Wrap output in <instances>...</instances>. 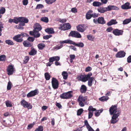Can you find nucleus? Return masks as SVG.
I'll list each match as a JSON object with an SVG mask.
<instances>
[{
    "instance_id": "nucleus-1",
    "label": "nucleus",
    "mask_w": 131,
    "mask_h": 131,
    "mask_svg": "<svg viewBox=\"0 0 131 131\" xmlns=\"http://www.w3.org/2000/svg\"><path fill=\"white\" fill-rule=\"evenodd\" d=\"M92 75V73L90 72L86 75H80L78 77V78L79 80L83 82H85L88 80L90 76Z\"/></svg>"
},
{
    "instance_id": "nucleus-2",
    "label": "nucleus",
    "mask_w": 131,
    "mask_h": 131,
    "mask_svg": "<svg viewBox=\"0 0 131 131\" xmlns=\"http://www.w3.org/2000/svg\"><path fill=\"white\" fill-rule=\"evenodd\" d=\"M109 112L111 115H113V114H120V113L119 111L117 110V105H112L110 108Z\"/></svg>"
},
{
    "instance_id": "nucleus-3",
    "label": "nucleus",
    "mask_w": 131,
    "mask_h": 131,
    "mask_svg": "<svg viewBox=\"0 0 131 131\" xmlns=\"http://www.w3.org/2000/svg\"><path fill=\"white\" fill-rule=\"evenodd\" d=\"M72 92V91H70L67 93H63L60 95V97L61 99H68L70 98L72 96V94H71Z\"/></svg>"
},
{
    "instance_id": "nucleus-4",
    "label": "nucleus",
    "mask_w": 131,
    "mask_h": 131,
    "mask_svg": "<svg viewBox=\"0 0 131 131\" xmlns=\"http://www.w3.org/2000/svg\"><path fill=\"white\" fill-rule=\"evenodd\" d=\"M71 28V26L70 24L69 23H67L60 25V26L59 27V29L61 30H65L69 29Z\"/></svg>"
},
{
    "instance_id": "nucleus-5",
    "label": "nucleus",
    "mask_w": 131,
    "mask_h": 131,
    "mask_svg": "<svg viewBox=\"0 0 131 131\" xmlns=\"http://www.w3.org/2000/svg\"><path fill=\"white\" fill-rule=\"evenodd\" d=\"M69 36L77 38H81L82 37L81 35L79 32L75 31H71L69 34Z\"/></svg>"
},
{
    "instance_id": "nucleus-6",
    "label": "nucleus",
    "mask_w": 131,
    "mask_h": 131,
    "mask_svg": "<svg viewBox=\"0 0 131 131\" xmlns=\"http://www.w3.org/2000/svg\"><path fill=\"white\" fill-rule=\"evenodd\" d=\"M21 105L24 107L27 108L28 109H31L32 107V106L30 103H28L24 100H23L21 102Z\"/></svg>"
},
{
    "instance_id": "nucleus-7",
    "label": "nucleus",
    "mask_w": 131,
    "mask_h": 131,
    "mask_svg": "<svg viewBox=\"0 0 131 131\" xmlns=\"http://www.w3.org/2000/svg\"><path fill=\"white\" fill-rule=\"evenodd\" d=\"M120 114H113L112 117V119L111 121V124H115L117 123L119 120L118 118V117L119 116Z\"/></svg>"
},
{
    "instance_id": "nucleus-8",
    "label": "nucleus",
    "mask_w": 131,
    "mask_h": 131,
    "mask_svg": "<svg viewBox=\"0 0 131 131\" xmlns=\"http://www.w3.org/2000/svg\"><path fill=\"white\" fill-rule=\"evenodd\" d=\"M52 86L54 89H57L58 87V81L56 78H53L51 81Z\"/></svg>"
},
{
    "instance_id": "nucleus-9",
    "label": "nucleus",
    "mask_w": 131,
    "mask_h": 131,
    "mask_svg": "<svg viewBox=\"0 0 131 131\" xmlns=\"http://www.w3.org/2000/svg\"><path fill=\"white\" fill-rule=\"evenodd\" d=\"M39 93V92L37 89H35L34 90L31 91L27 95V97L29 98L30 97H32L35 96L37 94Z\"/></svg>"
},
{
    "instance_id": "nucleus-10",
    "label": "nucleus",
    "mask_w": 131,
    "mask_h": 131,
    "mask_svg": "<svg viewBox=\"0 0 131 131\" xmlns=\"http://www.w3.org/2000/svg\"><path fill=\"white\" fill-rule=\"evenodd\" d=\"M14 70V66L12 65H9L7 69L8 75H10L12 74L13 73Z\"/></svg>"
},
{
    "instance_id": "nucleus-11",
    "label": "nucleus",
    "mask_w": 131,
    "mask_h": 131,
    "mask_svg": "<svg viewBox=\"0 0 131 131\" xmlns=\"http://www.w3.org/2000/svg\"><path fill=\"white\" fill-rule=\"evenodd\" d=\"M123 32V31L122 30H119L117 29H114L113 31V34L116 36L122 35Z\"/></svg>"
},
{
    "instance_id": "nucleus-12",
    "label": "nucleus",
    "mask_w": 131,
    "mask_h": 131,
    "mask_svg": "<svg viewBox=\"0 0 131 131\" xmlns=\"http://www.w3.org/2000/svg\"><path fill=\"white\" fill-rule=\"evenodd\" d=\"M13 39L17 42H20L23 40L22 38L19 35H17L14 36L13 38Z\"/></svg>"
},
{
    "instance_id": "nucleus-13",
    "label": "nucleus",
    "mask_w": 131,
    "mask_h": 131,
    "mask_svg": "<svg viewBox=\"0 0 131 131\" xmlns=\"http://www.w3.org/2000/svg\"><path fill=\"white\" fill-rule=\"evenodd\" d=\"M125 53L124 51H121L116 54V57L118 58H123L125 56Z\"/></svg>"
},
{
    "instance_id": "nucleus-14",
    "label": "nucleus",
    "mask_w": 131,
    "mask_h": 131,
    "mask_svg": "<svg viewBox=\"0 0 131 131\" xmlns=\"http://www.w3.org/2000/svg\"><path fill=\"white\" fill-rule=\"evenodd\" d=\"M77 30L81 32H83L85 30V26L84 25H80L77 27Z\"/></svg>"
},
{
    "instance_id": "nucleus-15",
    "label": "nucleus",
    "mask_w": 131,
    "mask_h": 131,
    "mask_svg": "<svg viewBox=\"0 0 131 131\" xmlns=\"http://www.w3.org/2000/svg\"><path fill=\"white\" fill-rule=\"evenodd\" d=\"M98 11L101 13H104L108 11L107 7H100L97 9Z\"/></svg>"
},
{
    "instance_id": "nucleus-16",
    "label": "nucleus",
    "mask_w": 131,
    "mask_h": 131,
    "mask_svg": "<svg viewBox=\"0 0 131 131\" xmlns=\"http://www.w3.org/2000/svg\"><path fill=\"white\" fill-rule=\"evenodd\" d=\"M20 23H27L28 22L29 20L27 18L24 17H19Z\"/></svg>"
},
{
    "instance_id": "nucleus-17",
    "label": "nucleus",
    "mask_w": 131,
    "mask_h": 131,
    "mask_svg": "<svg viewBox=\"0 0 131 131\" xmlns=\"http://www.w3.org/2000/svg\"><path fill=\"white\" fill-rule=\"evenodd\" d=\"M93 11L91 10H89L86 13L85 15V18L87 20L91 19L92 17V14L93 13Z\"/></svg>"
},
{
    "instance_id": "nucleus-18",
    "label": "nucleus",
    "mask_w": 131,
    "mask_h": 131,
    "mask_svg": "<svg viewBox=\"0 0 131 131\" xmlns=\"http://www.w3.org/2000/svg\"><path fill=\"white\" fill-rule=\"evenodd\" d=\"M130 3L127 2L121 6L122 9H127L131 8V6H129Z\"/></svg>"
},
{
    "instance_id": "nucleus-19",
    "label": "nucleus",
    "mask_w": 131,
    "mask_h": 131,
    "mask_svg": "<svg viewBox=\"0 0 131 131\" xmlns=\"http://www.w3.org/2000/svg\"><path fill=\"white\" fill-rule=\"evenodd\" d=\"M34 30L39 31L42 29L40 25L38 23H36L35 24L34 27Z\"/></svg>"
},
{
    "instance_id": "nucleus-20",
    "label": "nucleus",
    "mask_w": 131,
    "mask_h": 131,
    "mask_svg": "<svg viewBox=\"0 0 131 131\" xmlns=\"http://www.w3.org/2000/svg\"><path fill=\"white\" fill-rule=\"evenodd\" d=\"M73 41L72 40L68 39L64 40H61L59 42V43H69L73 45Z\"/></svg>"
},
{
    "instance_id": "nucleus-21",
    "label": "nucleus",
    "mask_w": 131,
    "mask_h": 131,
    "mask_svg": "<svg viewBox=\"0 0 131 131\" xmlns=\"http://www.w3.org/2000/svg\"><path fill=\"white\" fill-rule=\"evenodd\" d=\"M107 8L108 11H110L112 10H118L119 9L118 7L112 5L108 6Z\"/></svg>"
},
{
    "instance_id": "nucleus-22",
    "label": "nucleus",
    "mask_w": 131,
    "mask_h": 131,
    "mask_svg": "<svg viewBox=\"0 0 131 131\" xmlns=\"http://www.w3.org/2000/svg\"><path fill=\"white\" fill-rule=\"evenodd\" d=\"M87 88L84 85H82L80 88V91L82 93H85L87 91Z\"/></svg>"
},
{
    "instance_id": "nucleus-23",
    "label": "nucleus",
    "mask_w": 131,
    "mask_h": 131,
    "mask_svg": "<svg viewBox=\"0 0 131 131\" xmlns=\"http://www.w3.org/2000/svg\"><path fill=\"white\" fill-rule=\"evenodd\" d=\"M117 23V22L115 19H112L107 23V25L108 26H111L112 25H115Z\"/></svg>"
},
{
    "instance_id": "nucleus-24",
    "label": "nucleus",
    "mask_w": 131,
    "mask_h": 131,
    "mask_svg": "<svg viewBox=\"0 0 131 131\" xmlns=\"http://www.w3.org/2000/svg\"><path fill=\"white\" fill-rule=\"evenodd\" d=\"M24 46L25 47H30L32 46L33 44L27 40L24 41L23 43Z\"/></svg>"
},
{
    "instance_id": "nucleus-25",
    "label": "nucleus",
    "mask_w": 131,
    "mask_h": 131,
    "mask_svg": "<svg viewBox=\"0 0 131 131\" xmlns=\"http://www.w3.org/2000/svg\"><path fill=\"white\" fill-rule=\"evenodd\" d=\"M98 23L102 24H104L105 23V20L104 18L102 17H99L98 18Z\"/></svg>"
},
{
    "instance_id": "nucleus-26",
    "label": "nucleus",
    "mask_w": 131,
    "mask_h": 131,
    "mask_svg": "<svg viewBox=\"0 0 131 131\" xmlns=\"http://www.w3.org/2000/svg\"><path fill=\"white\" fill-rule=\"evenodd\" d=\"M45 32L49 34H52L54 32L53 29L52 28H48L45 30Z\"/></svg>"
},
{
    "instance_id": "nucleus-27",
    "label": "nucleus",
    "mask_w": 131,
    "mask_h": 131,
    "mask_svg": "<svg viewBox=\"0 0 131 131\" xmlns=\"http://www.w3.org/2000/svg\"><path fill=\"white\" fill-rule=\"evenodd\" d=\"M73 45L79 47L81 48L83 47L84 46V43L82 42H79L78 43H76L74 42L73 41Z\"/></svg>"
},
{
    "instance_id": "nucleus-28",
    "label": "nucleus",
    "mask_w": 131,
    "mask_h": 131,
    "mask_svg": "<svg viewBox=\"0 0 131 131\" xmlns=\"http://www.w3.org/2000/svg\"><path fill=\"white\" fill-rule=\"evenodd\" d=\"M102 5V3L97 1H94L93 3V5L94 7H99Z\"/></svg>"
},
{
    "instance_id": "nucleus-29",
    "label": "nucleus",
    "mask_w": 131,
    "mask_h": 131,
    "mask_svg": "<svg viewBox=\"0 0 131 131\" xmlns=\"http://www.w3.org/2000/svg\"><path fill=\"white\" fill-rule=\"evenodd\" d=\"M37 52V51L34 48H31V50L29 52V54L30 55L34 56L35 55Z\"/></svg>"
},
{
    "instance_id": "nucleus-30",
    "label": "nucleus",
    "mask_w": 131,
    "mask_h": 131,
    "mask_svg": "<svg viewBox=\"0 0 131 131\" xmlns=\"http://www.w3.org/2000/svg\"><path fill=\"white\" fill-rule=\"evenodd\" d=\"M88 85L90 86H92V83L93 79L94 78L93 77H90V78L88 79Z\"/></svg>"
},
{
    "instance_id": "nucleus-31",
    "label": "nucleus",
    "mask_w": 131,
    "mask_h": 131,
    "mask_svg": "<svg viewBox=\"0 0 131 131\" xmlns=\"http://www.w3.org/2000/svg\"><path fill=\"white\" fill-rule=\"evenodd\" d=\"M37 46L39 50H42L45 47V45L44 43H41L38 44Z\"/></svg>"
},
{
    "instance_id": "nucleus-32",
    "label": "nucleus",
    "mask_w": 131,
    "mask_h": 131,
    "mask_svg": "<svg viewBox=\"0 0 131 131\" xmlns=\"http://www.w3.org/2000/svg\"><path fill=\"white\" fill-rule=\"evenodd\" d=\"M109 97L107 96H102L99 98V100L102 101L104 102L106 101L108 99Z\"/></svg>"
},
{
    "instance_id": "nucleus-33",
    "label": "nucleus",
    "mask_w": 131,
    "mask_h": 131,
    "mask_svg": "<svg viewBox=\"0 0 131 131\" xmlns=\"http://www.w3.org/2000/svg\"><path fill=\"white\" fill-rule=\"evenodd\" d=\"M40 20L46 23H47L49 21L48 18L46 17H42L40 19Z\"/></svg>"
},
{
    "instance_id": "nucleus-34",
    "label": "nucleus",
    "mask_w": 131,
    "mask_h": 131,
    "mask_svg": "<svg viewBox=\"0 0 131 131\" xmlns=\"http://www.w3.org/2000/svg\"><path fill=\"white\" fill-rule=\"evenodd\" d=\"M62 74L63 77V78L65 80L67 79L68 77V74L67 72L66 71L62 72Z\"/></svg>"
},
{
    "instance_id": "nucleus-35",
    "label": "nucleus",
    "mask_w": 131,
    "mask_h": 131,
    "mask_svg": "<svg viewBox=\"0 0 131 131\" xmlns=\"http://www.w3.org/2000/svg\"><path fill=\"white\" fill-rule=\"evenodd\" d=\"M34 31H35V33L34 36V37L36 38L39 37L40 36V34L39 32V31L35 30Z\"/></svg>"
},
{
    "instance_id": "nucleus-36",
    "label": "nucleus",
    "mask_w": 131,
    "mask_h": 131,
    "mask_svg": "<svg viewBox=\"0 0 131 131\" xmlns=\"http://www.w3.org/2000/svg\"><path fill=\"white\" fill-rule=\"evenodd\" d=\"M131 21V18L129 19H126L123 21V24L125 25L129 23Z\"/></svg>"
},
{
    "instance_id": "nucleus-37",
    "label": "nucleus",
    "mask_w": 131,
    "mask_h": 131,
    "mask_svg": "<svg viewBox=\"0 0 131 131\" xmlns=\"http://www.w3.org/2000/svg\"><path fill=\"white\" fill-rule=\"evenodd\" d=\"M103 111V110L101 109L98 110V111L95 112L94 113L95 116L96 117L99 116L100 115V113H102Z\"/></svg>"
},
{
    "instance_id": "nucleus-38",
    "label": "nucleus",
    "mask_w": 131,
    "mask_h": 131,
    "mask_svg": "<svg viewBox=\"0 0 131 131\" xmlns=\"http://www.w3.org/2000/svg\"><path fill=\"white\" fill-rule=\"evenodd\" d=\"M19 22L20 23L19 17H14V19L13 23L16 24H18Z\"/></svg>"
},
{
    "instance_id": "nucleus-39",
    "label": "nucleus",
    "mask_w": 131,
    "mask_h": 131,
    "mask_svg": "<svg viewBox=\"0 0 131 131\" xmlns=\"http://www.w3.org/2000/svg\"><path fill=\"white\" fill-rule=\"evenodd\" d=\"M60 43V45H57L54 47V48L57 50H59L62 48L63 46V43Z\"/></svg>"
},
{
    "instance_id": "nucleus-40",
    "label": "nucleus",
    "mask_w": 131,
    "mask_h": 131,
    "mask_svg": "<svg viewBox=\"0 0 131 131\" xmlns=\"http://www.w3.org/2000/svg\"><path fill=\"white\" fill-rule=\"evenodd\" d=\"M5 43L10 45H14V43L12 41L10 40H6L5 41Z\"/></svg>"
},
{
    "instance_id": "nucleus-41",
    "label": "nucleus",
    "mask_w": 131,
    "mask_h": 131,
    "mask_svg": "<svg viewBox=\"0 0 131 131\" xmlns=\"http://www.w3.org/2000/svg\"><path fill=\"white\" fill-rule=\"evenodd\" d=\"M45 76L46 80H49L50 78V76L48 73H46L45 74Z\"/></svg>"
},
{
    "instance_id": "nucleus-42",
    "label": "nucleus",
    "mask_w": 131,
    "mask_h": 131,
    "mask_svg": "<svg viewBox=\"0 0 131 131\" xmlns=\"http://www.w3.org/2000/svg\"><path fill=\"white\" fill-rule=\"evenodd\" d=\"M87 37L89 40L92 41H93L94 38V37L91 35H87Z\"/></svg>"
},
{
    "instance_id": "nucleus-43",
    "label": "nucleus",
    "mask_w": 131,
    "mask_h": 131,
    "mask_svg": "<svg viewBox=\"0 0 131 131\" xmlns=\"http://www.w3.org/2000/svg\"><path fill=\"white\" fill-rule=\"evenodd\" d=\"M88 110L89 112H92L95 111L96 109L93 108L92 106H89Z\"/></svg>"
},
{
    "instance_id": "nucleus-44",
    "label": "nucleus",
    "mask_w": 131,
    "mask_h": 131,
    "mask_svg": "<svg viewBox=\"0 0 131 131\" xmlns=\"http://www.w3.org/2000/svg\"><path fill=\"white\" fill-rule=\"evenodd\" d=\"M6 58V56L4 55H2L0 56V60L1 61H4L5 60Z\"/></svg>"
},
{
    "instance_id": "nucleus-45",
    "label": "nucleus",
    "mask_w": 131,
    "mask_h": 131,
    "mask_svg": "<svg viewBox=\"0 0 131 131\" xmlns=\"http://www.w3.org/2000/svg\"><path fill=\"white\" fill-rule=\"evenodd\" d=\"M24 23H20L18 25V27L17 28L19 29H23V26H25Z\"/></svg>"
},
{
    "instance_id": "nucleus-46",
    "label": "nucleus",
    "mask_w": 131,
    "mask_h": 131,
    "mask_svg": "<svg viewBox=\"0 0 131 131\" xmlns=\"http://www.w3.org/2000/svg\"><path fill=\"white\" fill-rule=\"evenodd\" d=\"M6 11V9L4 7H1L0 9V14H4Z\"/></svg>"
},
{
    "instance_id": "nucleus-47",
    "label": "nucleus",
    "mask_w": 131,
    "mask_h": 131,
    "mask_svg": "<svg viewBox=\"0 0 131 131\" xmlns=\"http://www.w3.org/2000/svg\"><path fill=\"white\" fill-rule=\"evenodd\" d=\"M3 25L4 24L2 22H0V36H1L2 34L1 32L2 31V28H4Z\"/></svg>"
},
{
    "instance_id": "nucleus-48",
    "label": "nucleus",
    "mask_w": 131,
    "mask_h": 131,
    "mask_svg": "<svg viewBox=\"0 0 131 131\" xmlns=\"http://www.w3.org/2000/svg\"><path fill=\"white\" fill-rule=\"evenodd\" d=\"M83 111L82 108H80L77 111V115L78 116L80 115L82 113Z\"/></svg>"
},
{
    "instance_id": "nucleus-49",
    "label": "nucleus",
    "mask_w": 131,
    "mask_h": 131,
    "mask_svg": "<svg viewBox=\"0 0 131 131\" xmlns=\"http://www.w3.org/2000/svg\"><path fill=\"white\" fill-rule=\"evenodd\" d=\"M46 2L48 4H51L54 2L56 0H45Z\"/></svg>"
},
{
    "instance_id": "nucleus-50",
    "label": "nucleus",
    "mask_w": 131,
    "mask_h": 131,
    "mask_svg": "<svg viewBox=\"0 0 131 131\" xmlns=\"http://www.w3.org/2000/svg\"><path fill=\"white\" fill-rule=\"evenodd\" d=\"M6 104L7 107H11L12 105L11 102L9 101H7L6 102Z\"/></svg>"
},
{
    "instance_id": "nucleus-51",
    "label": "nucleus",
    "mask_w": 131,
    "mask_h": 131,
    "mask_svg": "<svg viewBox=\"0 0 131 131\" xmlns=\"http://www.w3.org/2000/svg\"><path fill=\"white\" fill-rule=\"evenodd\" d=\"M29 60V57L28 56H26L24 60V64L26 63Z\"/></svg>"
},
{
    "instance_id": "nucleus-52",
    "label": "nucleus",
    "mask_w": 131,
    "mask_h": 131,
    "mask_svg": "<svg viewBox=\"0 0 131 131\" xmlns=\"http://www.w3.org/2000/svg\"><path fill=\"white\" fill-rule=\"evenodd\" d=\"M11 82L10 81L8 83L7 87V90H9L11 89Z\"/></svg>"
},
{
    "instance_id": "nucleus-53",
    "label": "nucleus",
    "mask_w": 131,
    "mask_h": 131,
    "mask_svg": "<svg viewBox=\"0 0 131 131\" xmlns=\"http://www.w3.org/2000/svg\"><path fill=\"white\" fill-rule=\"evenodd\" d=\"M44 6L43 5L41 4H38L36 8V9H39L42 8Z\"/></svg>"
},
{
    "instance_id": "nucleus-54",
    "label": "nucleus",
    "mask_w": 131,
    "mask_h": 131,
    "mask_svg": "<svg viewBox=\"0 0 131 131\" xmlns=\"http://www.w3.org/2000/svg\"><path fill=\"white\" fill-rule=\"evenodd\" d=\"M91 14L92 17L93 18L97 17L99 16V14H97L94 13H92Z\"/></svg>"
},
{
    "instance_id": "nucleus-55",
    "label": "nucleus",
    "mask_w": 131,
    "mask_h": 131,
    "mask_svg": "<svg viewBox=\"0 0 131 131\" xmlns=\"http://www.w3.org/2000/svg\"><path fill=\"white\" fill-rule=\"evenodd\" d=\"M37 131H43V127L42 126H40L36 128Z\"/></svg>"
},
{
    "instance_id": "nucleus-56",
    "label": "nucleus",
    "mask_w": 131,
    "mask_h": 131,
    "mask_svg": "<svg viewBox=\"0 0 131 131\" xmlns=\"http://www.w3.org/2000/svg\"><path fill=\"white\" fill-rule=\"evenodd\" d=\"M18 35H19L20 36V37L22 38L23 37L28 36L27 34L24 32H22L20 34H18Z\"/></svg>"
},
{
    "instance_id": "nucleus-57",
    "label": "nucleus",
    "mask_w": 131,
    "mask_h": 131,
    "mask_svg": "<svg viewBox=\"0 0 131 131\" xmlns=\"http://www.w3.org/2000/svg\"><path fill=\"white\" fill-rule=\"evenodd\" d=\"M52 37L51 35H47L43 36V38L44 39L47 40Z\"/></svg>"
},
{
    "instance_id": "nucleus-58",
    "label": "nucleus",
    "mask_w": 131,
    "mask_h": 131,
    "mask_svg": "<svg viewBox=\"0 0 131 131\" xmlns=\"http://www.w3.org/2000/svg\"><path fill=\"white\" fill-rule=\"evenodd\" d=\"M35 40V38L32 37H29L27 39V40L31 42L34 41Z\"/></svg>"
},
{
    "instance_id": "nucleus-59",
    "label": "nucleus",
    "mask_w": 131,
    "mask_h": 131,
    "mask_svg": "<svg viewBox=\"0 0 131 131\" xmlns=\"http://www.w3.org/2000/svg\"><path fill=\"white\" fill-rule=\"evenodd\" d=\"M54 61H59L60 59V57L58 56H54L53 57Z\"/></svg>"
},
{
    "instance_id": "nucleus-60",
    "label": "nucleus",
    "mask_w": 131,
    "mask_h": 131,
    "mask_svg": "<svg viewBox=\"0 0 131 131\" xmlns=\"http://www.w3.org/2000/svg\"><path fill=\"white\" fill-rule=\"evenodd\" d=\"M84 123L85 125L86 126L87 128H88L90 126L89 125V124L87 120H86L85 121Z\"/></svg>"
},
{
    "instance_id": "nucleus-61",
    "label": "nucleus",
    "mask_w": 131,
    "mask_h": 131,
    "mask_svg": "<svg viewBox=\"0 0 131 131\" xmlns=\"http://www.w3.org/2000/svg\"><path fill=\"white\" fill-rule=\"evenodd\" d=\"M88 113V118L90 119L93 116V112H89Z\"/></svg>"
},
{
    "instance_id": "nucleus-62",
    "label": "nucleus",
    "mask_w": 131,
    "mask_h": 131,
    "mask_svg": "<svg viewBox=\"0 0 131 131\" xmlns=\"http://www.w3.org/2000/svg\"><path fill=\"white\" fill-rule=\"evenodd\" d=\"M92 70L91 68L90 67H88L85 68V71L86 72H88Z\"/></svg>"
},
{
    "instance_id": "nucleus-63",
    "label": "nucleus",
    "mask_w": 131,
    "mask_h": 131,
    "mask_svg": "<svg viewBox=\"0 0 131 131\" xmlns=\"http://www.w3.org/2000/svg\"><path fill=\"white\" fill-rule=\"evenodd\" d=\"M71 12L74 13H75L77 12V9L75 8H72L71 10Z\"/></svg>"
},
{
    "instance_id": "nucleus-64",
    "label": "nucleus",
    "mask_w": 131,
    "mask_h": 131,
    "mask_svg": "<svg viewBox=\"0 0 131 131\" xmlns=\"http://www.w3.org/2000/svg\"><path fill=\"white\" fill-rule=\"evenodd\" d=\"M22 2L23 5H26L28 4V0H23Z\"/></svg>"
}]
</instances>
